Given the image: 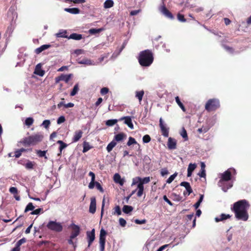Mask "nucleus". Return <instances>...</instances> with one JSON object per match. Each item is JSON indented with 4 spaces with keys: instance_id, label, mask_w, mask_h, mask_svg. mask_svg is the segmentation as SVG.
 <instances>
[{
    "instance_id": "24",
    "label": "nucleus",
    "mask_w": 251,
    "mask_h": 251,
    "mask_svg": "<svg viewBox=\"0 0 251 251\" xmlns=\"http://www.w3.org/2000/svg\"><path fill=\"white\" fill-rule=\"evenodd\" d=\"M82 38V35L80 34H77L75 33H74L71 34L69 37H68V39H72L75 40H79Z\"/></svg>"
},
{
    "instance_id": "48",
    "label": "nucleus",
    "mask_w": 251,
    "mask_h": 251,
    "mask_svg": "<svg viewBox=\"0 0 251 251\" xmlns=\"http://www.w3.org/2000/svg\"><path fill=\"white\" fill-rule=\"evenodd\" d=\"M106 240H99L100 251H104Z\"/></svg>"
},
{
    "instance_id": "57",
    "label": "nucleus",
    "mask_w": 251,
    "mask_h": 251,
    "mask_svg": "<svg viewBox=\"0 0 251 251\" xmlns=\"http://www.w3.org/2000/svg\"><path fill=\"white\" fill-rule=\"evenodd\" d=\"M65 121V117L63 116H61L58 118V119L57 120V123L58 124H61L64 123Z\"/></svg>"
},
{
    "instance_id": "56",
    "label": "nucleus",
    "mask_w": 251,
    "mask_h": 251,
    "mask_svg": "<svg viewBox=\"0 0 251 251\" xmlns=\"http://www.w3.org/2000/svg\"><path fill=\"white\" fill-rule=\"evenodd\" d=\"M66 32L64 31L62 32L57 33L56 35L57 37H64L68 38V37L67 35H66Z\"/></svg>"
},
{
    "instance_id": "41",
    "label": "nucleus",
    "mask_w": 251,
    "mask_h": 251,
    "mask_svg": "<svg viewBox=\"0 0 251 251\" xmlns=\"http://www.w3.org/2000/svg\"><path fill=\"white\" fill-rule=\"evenodd\" d=\"M118 122L116 119L108 120L106 122V125L109 126H113Z\"/></svg>"
},
{
    "instance_id": "61",
    "label": "nucleus",
    "mask_w": 251,
    "mask_h": 251,
    "mask_svg": "<svg viewBox=\"0 0 251 251\" xmlns=\"http://www.w3.org/2000/svg\"><path fill=\"white\" fill-rule=\"evenodd\" d=\"M19 150V151H20V152L22 153V152L31 151H32V148H27V149H25V148H21V149H20Z\"/></svg>"
},
{
    "instance_id": "40",
    "label": "nucleus",
    "mask_w": 251,
    "mask_h": 251,
    "mask_svg": "<svg viewBox=\"0 0 251 251\" xmlns=\"http://www.w3.org/2000/svg\"><path fill=\"white\" fill-rule=\"evenodd\" d=\"M78 89H79L78 84H75L72 91H71V92L70 93V96H74L75 95L77 94V93L78 91Z\"/></svg>"
},
{
    "instance_id": "7",
    "label": "nucleus",
    "mask_w": 251,
    "mask_h": 251,
    "mask_svg": "<svg viewBox=\"0 0 251 251\" xmlns=\"http://www.w3.org/2000/svg\"><path fill=\"white\" fill-rule=\"evenodd\" d=\"M47 227L49 229L57 232H61L63 230L61 224L56 221H50L47 224Z\"/></svg>"
},
{
    "instance_id": "9",
    "label": "nucleus",
    "mask_w": 251,
    "mask_h": 251,
    "mask_svg": "<svg viewBox=\"0 0 251 251\" xmlns=\"http://www.w3.org/2000/svg\"><path fill=\"white\" fill-rule=\"evenodd\" d=\"M159 126L161 128L162 135L165 137L169 136V128L167 127L163 123L162 119L161 118L159 120Z\"/></svg>"
},
{
    "instance_id": "36",
    "label": "nucleus",
    "mask_w": 251,
    "mask_h": 251,
    "mask_svg": "<svg viewBox=\"0 0 251 251\" xmlns=\"http://www.w3.org/2000/svg\"><path fill=\"white\" fill-rule=\"evenodd\" d=\"M133 144H138L139 147H140L139 144L137 143V141L134 138H133L132 137H129L128 138V141L127 142L126 145L128 146H130L131 145H132Z\"/></svg>"
},
{
    "instance_id": "6",
    "label": "nucleus",
    "mask_w": 251,
    "mask_h": 251,
    "mask_svg": "<svg viewBox=\"0 0 251 251\" xmlns=\"http://www.w3.org/2000/svg\"><path fill=\"white\" fill-rule=\"evenodd\" d=\"M150 181V178L149 176L145 177L143 178H141V180L140 183H138L137 187V190H138L137 193V196L138 197H141L144 192V184L148 183Z\"/></svg>"
},
{
    "instance_id": "28",
    "label": "nucleus",
    "mask_w": 251,
    "mask_h": 251,
    "mask_svg": "<svg viewBox=\"0 0 251 251\" xmlns=\"http://www.w3.org/2000/svg\"><path fill=\"white\" fill-rule=\"evenodd\" d=\"M47 152V151H41V150H36V154L39 157H44L46 159H48V157L46 156Z\"/></svg>"
},
{
    "instance_id": "16",
    "label": "nucleus",
    "mask_w": 251,
    "mask_h": 251,
    "mask_svg": "<svg viewBox=\"0 0 251 251\" xmlns=\"http://www.w3.org/2000/svg\"><path fill=\"white\" fill-rule=\"evenodd\" d=\"M83 132L81 130H76L75 132V135L73 138V142H76L79 140V139L82 136Z\"/></svg>"
},
{
    "instance_id": "4",
    "label": "nucleus",
    "mask_w": 251,
    "mask_h": 251,
    "mask_svg": "<svg viewBox=\"0 0 251 251\" xmlns=\"http://www.w3.org/2000/svg\"><path fill=\"white\" fill-rule=\"evenodd\" d=\"M138 61L142 66L148 67L150 66L153 61V54L151 51L146 50L140 52Z\"/></svg>"
},
{
    "instance_id": "54",
    "label": "nucleus",
    "mask_w": 251,
    "mask_h": 251,
    "mask_svg": "<svg viewBox=\"0 0 251 251\" xmlns=\"http://www.w3.org/2000/svg\"><path fill=\"white\" fill-rule=\"evenodd\" d=\"M50 124V121L49 120H44L42 123V125L46 128H48L49 127Z\"/></svg>"
},
{
    "instance_id": "62",
    "label": "nucleus",
    "mask_w": 251,
    "mask_h": 251,
    "mask_svg": "<svg viewBox=\"0 0 251 251\" xmlns=\"http://www.w3.org/2000/svg\"><path fill=\"white\" fill-rule=\"evenodd\" d=\"M160 173L162 176H164L168 175L169 174V172L167 168H163L161 170Z\"/></svg>"
},
{
    "instance_id": "14",
    "label": "nucleus",
    "mask_w": 251,
    "mask_h": 251,
    "mask_svg": "<svg viewBox=\"0 0 251 251\" xmlns=\"http://www.w3.org/2000/svg\"><path fill=\"white\" fill-rule=\"evenodd\" d=\"M168 148L170 150H175L176 148V139L169 137L167 143Z\"/></svg>"
},
{
    "instance_id": "18",
    "label": "nucleus",
    "mask_w": 251,
    "mask_h": 251,
    "mask_svg": "<svg viewBox=\"0 0 251 251\" xmlns=\"http://www.w3.org/2000/svg\"><path fill=\"white\" fill-rule=\"evenodd\" d=\"M231 217L229 214H222L219 217H216L215 220L216 222H219L229 219Z\"/></svg>"
},
{
    "instance_id": "63",
    "label": "nucleus",
    "mask_w": 251,
    "mask_h": 251,
    "mask_svg": "<svg viewBox=\"0 0 251 251\" xmlns=\"http://www.w3.org/2000/svg\"><path fill=\"white\" fill-rule=\"evenodd\" d=\"M224 47L226 50L227 51H229L230 53H233L234 51L233 49L231 47H230L226 45H224Z\"/></svg>"
},
{
    "instance_id": "10",
    "label": "nucleus",
    "mask_w": 251,
    "mask_h": 251,
    "mask_svg": "<svg viewBox=\"0 0 251 251\" xmlns=\"http://www.w3.org/2000/svg\"><path fill=\"white\" fill-rule=\"evenodd\" d=\"M87 239L88 242V247H89L94 241L95 239V230L94 228L92 229L91 231H87L86 232Z\"/></svg>"
},
{
    "instance_id": "45",
    "label": "nucleus",
    "mask_w": 251,
    "mask_h": 251,
    "mask_svg": "<svg viewBox=\"0 0 251 251\" xmlns=\"http://www.w3.org/2000/svg\"><path fill=\"white\" fill-rule=\"evenodd\" d=\"M186 191H187V192L186 193L185 191L183 192V194L184 195H187V196H189L191 193H192L193 192V190H192V189L190 185V183L188 184V185H187L186 186V187L185 188Z\"/></svg>"
},
{
    "instance_id": "23",
    "label": "nucleus",
    "mask_w": 251,
    "mask_h": 251,
    "mask_svg": "<svg viewBox=\"0 0 251 251\" xmlns=\"http://www.w3.org/2000/svg\"><path fill=\"white\" fill-rule=\"evenodd\" d=\"M65 11L73 14H77L80 13V10L78 8H66Z\"/></svg>"
},
{
    "instance_id": "3",
    "label": "nucleus",
    "mask_w": 251,
    "mask_h": 251,
    "mask_svg": "<svg viewBox=\"0 0 251 251\" xmlns=\"http://www.w3.org/2000/svg\"><path fill=\"white\" fill-rule=\"evenodd\" d=\"M44 139V135L41 132H37L23 138L18 142L25 147L35 146L41 142Z\"/></svg>"
},
{
    "instance_id": "64",
    "label": "nucleus",
    "mask_w": 251,
    "mask_h": 251,
    "mask_svg": "<svg viewBox=\"0 0 251 251\" xmlns=\"http://www.w3.org/2000/svg\"><path fill=\"white\" fill-rule=\"evenodd\" d=\"M141 9L136 10H132L130 12V16H135L137 15L139 12H141Z\"/></svg>"
},
{
    "instance_id": "47",
    "label": "nucleus",
    "mask_w": 251,
    "mask_h": 251,
    "mask_svg": "<svg viewBox=\"0 0 251 251\" xmlns=\"http://www.w3.org/2000/svg\"><path fill=\"white\" fill-rule=\"evenodd\" d=\"M177 174L176 173L174 174L173 175H171L167 180L166 182L168 183H171L176 178V176Z\"/></svg>"
},
{
    "instance_id": "53",
    "label": "nucleus",
    "mask_w": 251,
    "mask_h": 251,
    "mask_svg": "<svg viewBox=\"0 0 251 251\" xmlns=\"http://www.w3.org/2000/svg\"><path fill=\"white\" fill-rule=\"evenodd\" d=\"M109 92V89L107 87H103L101 89L100 93L101 95H104Z\"/></svg>"
},
{
    "instance_id": "50",
    "label": "nucleus",
    "mask_w": 251,
    "mask_h": 251,
    "mask_svg": "<svg viewBox=\"0 0 251 251\" xmlns=\"http://www.w3.org/2000/svg\"><path fill=\"white\" fill-rule=\"evenodd\" d=\"M196 167H197V165L196 164L190 163L188 166L187 170L193 172Z\"/></svg>"
},
{
    "instance_id": "5",
    "label": "nucleus",
    "mask_w": 251,
    "mask_h": 251,
    "mask_svg": "<svg viewBox=\"0 0 251 251\" xmlns=\"http://www.w3.org/2000/svg\"><path fill=\"white\" fill-rule=\"evenodd\" d=\"M220 107V100L216 98L209 99L205 104V109L208 112L216 111Z\"/></svg>"
},
{
    "instance_id": "1",
    "label": "nucleus",
    "mask_w": 251,
    "mask_h": 251,
    "mask_svg": "<svg viewBox=\"0 0 251 251\" xmlns=\"http://www.w3.org/2000/svg\"><path fill=\"white\" fill-rule=\"evenodd\" d=\"M250 206L246 200H239L233 203L231 210L234 213L235 218L243 221H247L249 217L248 210Z\"/></svg>"
},
{
    "instance_id": "22",
    "label": "nucleus",
    "mask_w": 251,
    "mask_h": 251,
    "mask_svg": "<svg viewBox=\"0 0 251 251\" xmlns=\"http://www.w3.org/2000/svg\"><path fill=\"white\" fill-rule=\"evenodd\" d=\"M114 181L116 183H119L121 185L124 184V181L121 179V176L119 174H115L113 177Z\"/></svg>"
},
{
    "instance_id": "17",
    "label": "nucleus",
    "mask_w": 251,
    "mask_h": 251,
    "mask_svg": "<svg viewBox=\"0 0 251 251\" xmlns=\"http://www.w3.org/2000/svg\"><path fill=\"white\" fill-rule=\"evenodd\" d=\"M126 135L125 133L121 132L114 136L113 140H115L116 142H121L126 138Z\"/></svg>"
},
{
    "instance_id": "2",
    "label": "nucleus",
    "mask_w": 251,
    "mask_h": 251,
    "mask_svg": "<svg viewBox=\"0 0 251 251\" xmlns=\"http://www.w3.org/2000/svg\"><path fill=\"white\" fill-rule=\"evenodd\" d=\"M232 174L234 175L236 174V170L233 168L228 169L221 174L218 184L225 192L233 186V182L229 181L232 178Z\"/></svg>"
},
{
    "instance_id": "52",
    "label": "nucleus",
    "mask_w": 251,
    "mask_h": 251,
    "mask_svg": "<svg viewBox=\"0 0 251 251\" xmlns=\"http://www.w3.org/2000/svg\"><path fill=\"white\" fill-rule=\"evenodd\" d=\"M95 185H96L97 189L98 190H99L100 192H101V193L104 192V190H103V188L102 187L101 185L99 182L96 181Z\"/></svg>"
},
{
    "instance_id": "15",
    "label": "nucleus",
    "mask_w": 251,
    "mask_h": 251,
    "mask_svg": "<svg viewBox=\"0 0 251 251\" xmlns=\"http://www.w3.org/2000/svg\"><path fill=\"white\" fill-rule=\"evenodd\" d=\"M42 65L41 63L38 64L35 67L34 73L40 76H43L45 75V71L41 69Z\"/></svg>"
},
{
    "instance_id": "30",
    "label": "nucleus",
    "mask_w": 251,
    "mask_h": 251,
    "mask_svg": "<svg viewBox=\"0 0 251 251\" xmlns=\"http://www.w3.org/2000/svg\"><path fill=\"white\" fill-rule=\"evenodd\" d=\"M144 95V91L143 90L136 92L135 97H136V98H137L138 99L140 103H141V102L142 100Z\"/></svg>"
},
{
    "instance_id": "38",
    "label": "nucleus",
    "mask_w": 251,
    "mask_h": 251,
    "mask_svg": "<svg viewBox=\"0 0 251 251\" xmlns=\"http://www.w3.org/2000/svg\"><path fill=\"white\" fill-rule=\"evenodd\" d=\"M210 127L208 126H202L201 127L198 128V132L199 133H205L208 131Z\"/></svg>"
},
{
    "instance_id": "51",
    "label": "nucleus",
    "mask_w": 251,
    "mask_h": 251,
    "mask_svg": "<svg viewBox=\"0 0 251 251\" xmlns=\"http://www.w3.org/2000/svg\"><path fill=\"white\" fill-rule=\"evenodd\" d=\"M177 19L181 22H186V19H185L184 15L180 13L177 14Z\"/></svg>"
},
{
    "instance_id": "39",
    "label": "nucleus",
    "mask_w": 251,
    "mask_h": 251,
    "mask_svg": "<svg viewBox=\"0 0 251 251\" xmlns=\"http://www.w3.org/2000/svg\"><path fill=\"white\" fill-rule=\"evenodd\" d=\"M180 134L181 136L184 138L185 141H187L188 140L187 131L184 127L182 128Z\"/></svg>"
},
{
    "instance_id": "32",
    "label": "nucleus",
    "mask_w": 251,
    "mask_h": 251,
    "mask_svg": "<svg viewBox=\"0 0 251 251\" xmlns=\"http://www.w3.org/2000/svg\"><path fill=\"white\" fill-rule=\"evenodd\" d=\"M176 101L183 112L186 111V108L183 103L181 102L179 97L176 96L175 98Z\"/></svg>"
},
{
    "instance_id": "13",
    "label": "nucleus",
    "mask_w": 251,
    "mask_h": 251,
    "mask_svg": "<svg viewBox=\"0 0 251 251\" xmlns=\"http://www.w3.org/2000/svg\"><path fill=\"white\" fill-rule=\"evenodd\" d=\"M96 210V200L95 197L91 198V202L89 206V211L90 213L94 214Z\"/></svg>"
},
{
    "instance_id": "21",
    "label": "nucleus",
    "mask_w": 251,
    "mask_h": 251,
    "mask_svg": "<svg viewBox=\"0 0 251 251\" xmlns=\"http://www.w3.org/2000/svg\"><path fill=\"white\" fill-rule=\"evenodd\" d=\"M50 46H51L50 45H43L41 46V47L37 48L35 50V52L36 54H39L41 52H42L43 50H47V49H49V48H50Z\"/></svg>"
},
{
    "instance_id": "33",
    "label": "nucleus",
    "mask_w": 251,
    "mask_h": 251,
    "mask_svg": "<svg viewBox=\"0 0 251 251\" xmlns=\"http://www.w3.org/2000/svg\"><path fill=\"white\" fill-rule=\"evenodd\" d=\"M78 63L80 64L90 65L92 64V61L90 59L85 58L78 61Z\"/></svg>"
},
{
    "instance_id": "27",
    "label": "nucleus",
    "mask_w": 251,
    "mask_h": 251,
    "mask_svg": "<svg viewBox=\"0 0 251 251\" xmlns=\"http://www.w3.org/2000/svg\"><path fill=\"white\" fill-rule=\"evenodd\" d=\"M83 151L82 152L83 153L86 152L89 150H90L91 148H92V147L90 145V144L89 142H87L86 141H84L83 143Z\"/></svg>"
},
{
    "instance_id": "42",
    "label": "nucleus",
    "mask_w": 251,
    "mask_h": 251,
    "mask_svg": "<svg viewBox=\"0 0 251 251\" xmlns=\"http://www.w3.org/2000/svg\"><path fill=\"white\" fill-rule=\"evenodd\" d=\"M34 165V163L29 160H28L27 163L25 165V167L27 169H32Z\"/></svg>"
},
{
    "instance_id": "59",
    "label": "nucleus",
    "mask_w": 251,
    "mask_h": 251,
    "mask_svg": "<svg viewBox=\"0 0 251 251\" xmlns=\"http://www.w3.org/2000/svg\"><path fill=\"white\" fill-rule=\"evenodd\" d=\"M9 192L13 194H18V190L17 188L14 187H10L9 189Z\"/></svg>"
},
{
    "instance_id": "46",
    "label": "nucleus",
    "mask_w": 251,
    "mask_h": 251,
    "mask_svg": "<svg viewBox=\"0 0 251 251\" xmlns=\"http://www.w3.org/2000/svg\"><path fill=\"white\" fill-rule=\"evenodd\" d=\"M141 177H140L139 176H137L135 178H133V180H132V183L131 185H134L136 184L138 185V183H140V182H141Z\"/></svg>"
},
{
    "instance_id": "20",
    "label": "nucleus",
    "mask_w": 251,
    "mask_h": 251,
    "mask_svg": "<svg viewBox=\"0 0 251 251\" xmlns=\"http://www.w3.org/2000/svg\"><path fill=\"white\" fill-rule=\"evenodd\" d=\"M57 143L60 145V147L59 148V153H58V155L59 156L62 154V150L66 148L68 145L61 140H58L57 141Z\"/></svg>"
},
{
    "instance_id": "37",
    "label": "nucleus",
    "mask_w": 251,
    "mask_h": 251,
    "mask_svg": "<svg viewBox=\"0 0 251 251\" xmlns=\"http://www.w3.org/2000/svg\"><path fill=\"white\" fill-rule=\"evenodd\" d=\"M114 211L112 212L113 215H120L122 214V211L120 206L117 205L114 208Z\"/></svg>"
},
{
    "instance_id": "19",
    "label": "nucleus",
    "mask_w": 251,
    "mask_h": 251,
    "mask_svg": "<svg viewBox=\"0 0 251 251\" xmlns=\"http://www.w3.org/2000/svg\"><path fill=\"white\" fill-rule=\"evenodd\" d=\"M26 239L25 238H23L19 240L16 243V246L13 248L14 250L20 251V246L24 243H25Z\"/></svg>"
},
{
    "instance_id": "60",
    "label": "nucleus",
    "mask_w": 251,
    "mask_h": 251,
    "mask_svg": "<svg viewBox=\"0 0 251 251\" xmlns=\"http://www.w3.org/2000/svg\"><path fill=\"white\" fill-rule=\"evenodd\" d=\"M96 182L95 180H91L88 185L89 188L91 189H93L96 185Z\"/></svg>"
},
{
    "instance_id": "12",
    "label": "nucleus",
    "mask_w": 251,
    "mask_h": 251,
    "mask_svg": "<svg viewBox=\"0 0 251 251\" xmlns=\"http://www.w3.org/2000/svg\"><path fill=\"white\" fill-rule=\"evenodd\" d=\"M160 11L161 13L164 14L166 17L170 19H173L174 16L172 13L165 7V5H163L160 7Z\"/></svg>"
},
{
    "instance_id": "43",
    "label": "nucleus",
    "mask_w": 251,
    "mask_h": 251,
    "mask_svg": "<svg viewBox=\"0 0 251 251\" xmlns=\"http://www.w3.org/2000/svg\"><path fill=\"white\" fill-rule=\"evenodd\" d=\"M33 122H34L33 119L31 117H29V118H26V120H25V124L27 126L29 127L33 124Z\"/></svg>"
},
{
    "instance_id": "55",
    "label": "nucleus",
    "mask_w": 251,
    "mask_h": 251,
    "mask_svg": "<svg viewBox=\"0 0 251 251\" xmlns=\"http://www.w3.org/2000/svg\"><path fill=\"white\" fill-rule=\"evenodd\" d=\"M119 224L122 227H125L126 224V221L123 218H120L119 220Z\"/></svg>"
},
{
    "instance_id": "25",
    "label": "nucleus",
    "mask_w": 251,
    "mask_h": 251,
    "mask_svg": "<svg viewBox=\"0 0 251 251\" xmlns=\"http://www.w3.org/2000/svg\"><path fill=\"white\" fill-rule=\"evenodd\" d=\"M72 76V74H69V75H64L62 74L60 75V79H61V81H64L66 83H68L71 78Z\"/></svg>"
},
{
    "instance_id": "31",
    "label": "nucleus",
    "mask_w": 251,
    "mask_h": 251,
    "mask_svg": "<svg viewBox=\"0 0 251 251\" xmlns=\"http://www.w3.org/2000/svg\"><path fill=\"white\" fill-rule=\"evenodd\" d=\"M114 5V2L112 0H106L104 2V7L105 8H109L113 7Z\"/></svg>"
},
{
    "instance_id": "58",
    "label": "nucleus",
    "mask_w": 251,
    "mask_h": 251,
    "mask_svg": "<svg viewBox=\"0 0 251 251\" xmlns=\"http://www.w3.org/2000/svg\"><path fill=\"white\" fill-rule=\"evenodd\" d=\"M41 211H43V209L42 208H38L34 210H33L32 212H31V214L32 215H38L39 214Z\"/></svg>"
},
{
    "instance_id": "29",
    "label": "nucleus",
    "mask_w": 251,
    "mask_h": 251,
    "mask_svg": "<svg viewBox=\"0 0 251 251\" xmlns=\"http://www.w3.org/2000/svg\"><path fill=\"white\" fill-rule=\"evenodd\" d=\"M133 210V207L130 205H125L123 207V211L126 214H128L130 212L132 211Z\"/></svg>"
},
{
    "instance_id": "34",
    "label": "nucleus",
    "mask_w": 251,
    "mask_h": 251,
    "mask_svg": "<svg viewBox=\"0 0 251 251\" xmlns=\"http://www.w3.org/2000/svg\"><path fill=\"white\" fill-rule=\"evenodd\" d=\"M107 234L106 231L103 228L100 231L99 240H106L105 236Z\"/></svg>"
},
{
    "instance_id": "11",
    "label": "nucleus",
    "mask_w": 251,
    "mask_h": 251,
    "mask_svg": "<svg viewBox=\"0 0 251 251\" xmlns=\"http://www.w3.org/2000/svg\"><path fill=\"white\" fill-rule=\"evenodd\" d=\"M124 120V124L126 125L130 129L134 128V126L132 123L131 118L130 116H125L121 117L119 121Z\"/></svg>"
},
{
    "instance_id": "35",
    "label": "nucleus",
    "mask_w": 251,
    "mask_h": 251,
    "mask_svg": "<svg viewBox=\"0 0 251 251\" xmlns=\"http://www.w3.org/2000/svg\"><path fill=\"white\" fill-rule=\"evenodd\" d=\"M103 29L102 28H91L89 30V32L91 34H96L97 33H99L102 31H103Z\"/></svg>"
},
{
    "instance_id": "44",
    "label": "nucleus",
    "mask_w": 251,
    "mask_h": 251,
    "mask_svg": "<svg viewBox=\"0 0 251 251\" xmlns=\"http://www.w3.org/2000/svg\"><path fill=\"white\" fill-rule=\"evenodd\" d=\"M34 209V206L33 205L32 203L29 202L26 205V206L25 208V212H27L28 211H33Z\"/></svg>"
},
{
    "instance_id": "26",
    "label": "nucleus",
    "mask_w": 251,
    "mask_h": 251,
    "mask_svg": "<svg viewBox=\"0 0 251 251\" xmlns=\"http://www.w3.org/2000/svg\"><path fill=\"white\" fill-rule=\"evenodd\" d=\"M117 144L115 140H112L110 143H109L106 147V150L108 152H110L116 146Z\"/></svg>"
},
{
    "instance_id": "8",
    "label": "nucleus",
    "mask_w": 251,
    "mask_h": 251,
    "mask_svg": "<svg viewBox=\"0 0 251 251\" xmlns=\"http://www.w3.org/2000/svg\"><path fill=\"white\" fill-rule=\"evenodd\" d=\"M70 227L72 229V232L71 234V238H75L80 233V227L78 226L75 225V224L73 223L71 224Z\"/></svg>"
},
{
    "instance_id": "49",
    "label": "nucleus",
    "mask_w": 251,
    "mask_h": 251,
    "mask_svg": "<svg viewBox=\"0 0 251 251\" xmlns=\"http://www.w3.org/2000/svg\"><path fill=\"white\" fill-rule=\"evenodd\" d=\"M151 140V137L150 135L146 134L144 135L143 137V142L144 143H149Z\"/></svg>"
}]
</instances>
